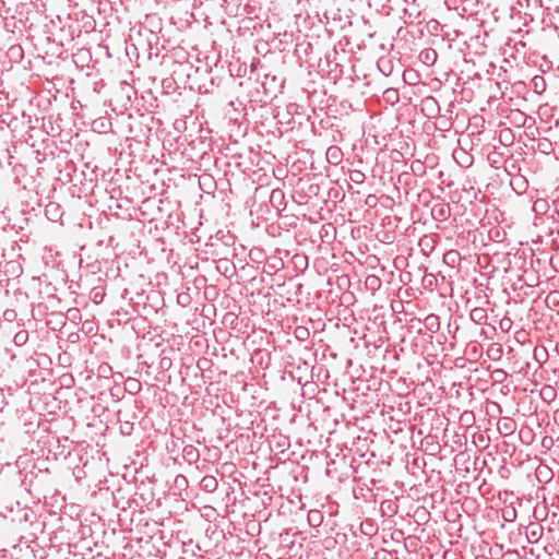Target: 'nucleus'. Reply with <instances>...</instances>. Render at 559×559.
Segmentation results:
<instances>
[{
	"mask_svg": "<svg viewBox=\"0 0 559 559\" xmlns=\"http://www.w3.org/2000/svg\"><path fill=\"white\" fill-rule=\"evenodd\" d=\"M28 340V332L25 331V330H21L19 331L15 335H14V344L17 345V346H22L24 345Z\"/></svg>",
	"mask_w": 559,
	"mask_h": 559,
	"instance_id": "9",
	"label": "nucleus"
},
{
	"mask_svg": "<svg viewBox=\"0 0 559 559\" xmlns=\"http://www.w3.org/2000/svg\"><path fill=\"white\" fill-rule=\"evenodd\" d=\"M501 328L507 326V323H503V321L500 322Z\"/></svg>",
	"mask_w": 559,
	"mask_h": 559,
	"instance_id": "27",
	"label": "nucleus"
},
{
	"mask_svg": "<svg viewBox=\"0 0 559 559\" xmlns=\"http://www.w3.org/2000/svg\"><path fill=\"white\" fill-rule=\"evenodd\" d=\"M182 457L187 463L193 464L199 461L200 452L194 445L188 444L182 449Z\"/></svg>",
	"mask_w": 559,
	"mask_h": 559,
	"instance_id": "2",
	"label": "nucleus"
},
{
	"mask_svg": "<svg viewBox=\"0 0 559 559\" xmlns=\"http://www.w3.org/2000/svg\"><path fill=\"white\" fill-rule=\"evenodd\" d=\"M543 534V527L538 524H531L526 528V537L530 543H537Z\"/></svg>",
	"mask_w": 559,
	"mask_h": 559,
	"instance_id": "7",
	"label": "nucleus"
},
{
	"mask_svg": "<svg viewBox=\"0 0 559 559\" xmlns=\"http://www.w3.org/2000/svg\"><path fill=\"white\" fill-rule=\"evenodd\" d=\"M495 373L497 374V377L506 374V372L503 370H501V369L495 370Z\"/></svg>",
	"mask_w": 559,
	"mask_h": 559,
	"instance_id": "24",
	"label": "nucleus"
},
{
	"mask_svg": "<svg viewBox=\"0 0 559 559\" xmlns=\"http://www.w3.org/2000/svg\"><path fill=\"white\" fill-rule=\"evenodd\" d=\"M495 373L497 374V377L506 374V372L503 370H501V369L495 370Z\"/></svg>",
	"mask_w": 559,
	"mask_h": 559,
	"instance_id": "23",
	"label": "nucleus"
},
{
	"mask_svg": "<svg viewBox=\"0 0 559 559\" xmlns=\"http://www.w3.org/2000/svg\"><path fill=\"white\" fill-rule=\"evenodd\" d=\"M307 330H302V332H300V335H304V334H307Z\"/></svg>",
	"mask_w": 559,
	"mask_h": 559,
	"instance_id": "29",
	"label": "nucleus"
},
{
	"mask_svg": "<svg viewBox=\"0 0 559 559\" xmlns=\"http://www.w3.org/2000/svg\"><path fill=\"white\" fill-rule=\"evenodd\" d=\"M189 299L190 297L188 294L178 295V302L181 304L182 306H186L189 302Z\"/></svg>",
	"mask_w": 559,
	"mask_h": 559,
	"instance_id": "16",
	"label": "nucleus"
},
{
	"mask_svg": "<svg viewBox=\"0 0 559 559\" xmlns=\"http://www.w3.org/2000/svg\"><path fill=\"white\" fill-rule=\"evenodd\" d=\"M504 556H506L507 558L514 557V555H513V554H511V552H507Z\"/></svg>",
	"mask_w": 559,
	"mask_h": 559,
	"instance_id": "25",
	"label": "nucleus"
},
{
	"mask_svg": "<svg viewBox=\"0 0 559 559\" xmlns=\"http://www.w3.org/2000/svg\"><path fill=\"white\" fill-rule=\"evenodd\" d=\"M171 366V360L169 358H162L160 367L164 369H168Z\"/></svg>",
	"mask_w": 559,
	"mask_h": 559,
	"instance_id": "18",
	"label": "nucleus"
},
{
	"mask_svg": "<svg viewBox=\"0 0 559 559\" xmlns=\"http://www.w3.org/2000/svg\"><path fill=\"white\" fill-rule=\"evenodd\" d=\"M365 174L360 170H352L350 174H349V179L355 182V183H362L365 181Z\"/></svg>",
	"mask_w": 559,
	"mask_h": 559,
	"instance_id": "10",
	"label": "nucleus"
},
{
	"mask_svg": "<svg viewBox=\"0 0 559 559\" xmlns=\"http://www.w3.org/2000/svg\"><path fill=\"white\" fill-rule=\"evenodd\" d=\"M45 214L48 217V219L52 222H57L61 217V210L60 205L53 202H50L45 207Z\"/></svg>",
	"mask_w": 559,
	"mask_h": 559,
	"instance_id": "8",
	"label": "nucleus"
},
{
	"mask_svg": "<svg viewBox=\"0 0 559 559\" xmlns=\"http://www.w3.org/2000/svg\"><path fill=\"white\" fill-rule=\"evenodd\" d=\"M282 195H283V193H282V191H281V190H274V191L272 192L271 198H272V199H274V198H275V199H278V197H282Z\"/></svg>",
	"mask_w": 559,
	"mask_h": 559,
	"instance_id": "19",
	"label": "nucleus"
},
{
	"mask_svg": "<svg viewBox=\"0 0 559 559\" xmlns=\"http://www.w3.org/2000/svg\"><path fill=\"white\" fill-rule=\"evenodd\" d=\"M384 97L391 103H395L399 100V93L394 88H389L384 92Z\"/></svg>",
	"mask_w": 559,
	"mask_h": 559,
	"instance_id": "11",
	"label": "nucleus"
},
{
	"mask_svg": "<svg viewBox=\"0 0 559 559\" xmlns=\"http://www.w3.org/2000/svg\"><path fill=\"white\" fill-rule=\"evenodd\" d=\"M488 356L492 359H499L501 356V348L491 345L490 348L488 349Z\"/></svg>",
	"mask_w": 559,
	"mask_h": 559,
	"instance_id": "13",
	"label": "nucleus"
},
{
	"mask_svg": "<svg viewBox=\"0 0 559 559\" xmlns=\"http://www.w3.org/2000/svg\"><path fill=\"white\" fill-rule=\"evenodd\" d=\"M515 510H507L503 512V518L507 521H513L515 519Z\"/></svg>",
	"mask_w": 559,
	"mask_h": 559,
	"instance_id": "15",
	"label": "nucleus"
},
{
	"mask_svg": "<svg viewBox=\"0 0 559 559\" xmlns=\"http://www.w3.org/2000/svg\"><path fill=\"white\" fill-rule=\"evenodd\" d=\"M372 282H379V280L377 277H373Z\"/></svg>",
	"mask_w": 559,
	"mask_h": 559,
	"instance_id": "30",
	"label": "nucleus"
},
{
	"mask_svg": "<svg viewBox=\"0 0 559 559\" xmlns=\"http://www.w3.org/2000/svg\"><path fill=\"white\" fill-rule=\"evenodd\" d=\"M326 160L331 165H338L343 159V152L338 146L332 145L326 150Z\"/></svg>",
	"mask_w": 559,
	"mask_h": 559,
	"instance_id": "3",
	"label": "nucleus"
},
{
	"mask_svg": "<svg viewBox=\"0 0 559 559\" xmlns=\"http://www.w3.org/2000/svg\"><path fill=\"white\" fill-rule=\"evenodd\" d=\"M200 486L206 492H214L218 487V481L214 476L206 475L201 479Z\"/></svg>",
	"mask_w": 559,
	"mask_h": 559,
	"instance_id": "6",
	"label": "nucleus"
},
{
	"mask_svg": "<svg viewBox=\"0 0 559 559\" xmlns=\"http://www.w3.org/2000/svg\"><path fill=\"white\" fill-rule=\"evenodd\" d=\"M129 383H130L131 388H133V389H139L140 388V383L136 382L135 380H132Z\"/></svg>",
	"mask_w": 559,
	"mask_h": 559,
	"instance_id": "21",
	"label": "nucleus"
},
{
	"mask_svg": "<svg viewBox=\"0 0 559 559\" xmlns=\"http://www.w3.org/2000/svg\"><path fill=\"white\" fill-rule=\"evenodd\" d=\"M307 330H302V332H300V335H304V334H307Z\"/></svg>",
	"mask_w": 559,
	"mask_h": 559,
	"instance_id": "28",
	"label": "nucleus"
},
{
	"mask_svg": "<svg viewBox=\"0 0 559 559\" xmlns=\"http://www.w3.org/2000/svg\"><path fill=\"white\" fill-rule=\"evenodd\" d=\"M537 81H540L542 83H544V79L540 78V76H535L534 78V83H535V86L537 87Z\"/></svg>",
	"mask_w": 559,
	"mask_h": 559,
	"instance_id": "22",
	"label": "nucleus"
},
{
	"mask_svg": "<svg viewBox=\"0 0 559 559\" xmlns=\"http://www.w3.org/2000/svg\"><path fill=\"white\" fill-rule=\"evenodd\" d=\"M550 146H551V143L548 142L547 140L539 141V143H538V148L543 153H549L548 150L550 148Z\"/></svg>",
	"mask_w": 559,
	"mask_h": 559,
	"instance_id": "14",
	"label": "nucleus"
},
{
	"mask_svg": "<svg viewBox=\"0 0 559 559\" xmlns=\"http://www.w3.org/2000/svg\"><path fill=\"white\" fill-rule=\"evenodd\" d=\"M534 356L536 357V359H539V357L542 356H547V352L545 348H535L534 349Z\"/></svg>",
	"mask_w": 559,
	"mask_h": 559,
	"instance_id": "17",
	"label": "nucleus"
},
{
	"mask_svg": "<svg viewBox=\"0 0 559 559\" xmlns=\"http://www.w3.org/2000/svg\"><path fill=\"white\" fill-rule=\"evenodd\" d=\"M516 424L513 419L504 417L498 421V430L502 436H510L515 431Z\"/></svg>",
	"mask_w": 559,
	"mask_h": 559,
	"instance_id": "1",
	"label": "nucleus"
},
{
	"mask_svg": "<svg viewBox=\"0 0 559 559\" xmlns=\"http://www.w3.org/2000/svg\"><path fill=\"white\" fill-rule=\"evenodd\" d=\"M420 57L424 59L425 62L431 61L433 62L437 58V53L435 50H426L421 52Z\"/></svg>",
	"mask_w": 559,
	"mask_h": 559,
	"instance_id": "12",
	"label": "nucleus"
},
{
	"mask_svg": "<svg viewBox=\"0 0 559 559\" xmlns=\"http://www.w3.org/2000/svg\"><path fill=\"white\" fill-rule=\"evenodd\" d=\"M453 157L457 164L462 167H469L473 164V156L469 155L465 150L460 148L453 152Z\"/></svg>",
	"mask_w": 559,
	"mask_h": 559,
	"instance_id": "4",
	"label": "nucleus"
},
{
	"mask_svg": "<svg viewBox=\"0 0 559 559\" xmlns=\"http://www.w3.org/2000/svg\"><path fill=\"white\" fill-rule=\"evenodd\" d=\"M469 318L476 324H485L488 319L487 310L483 307H476L471 310Z\"/></svg>",
	"mask_w": 559,
	"mask_h": 559,
	"instance_id": "5",
	"label": "nucleus"
},
{
	"mask_svg": "<svg viewBox=\"0 0 559 559\" xmlns=\"http://www.w3.org/2000/svg\"><path fill=\"white\" fill-rule=\"evenodd\" d=\"M501 328L507 326V323H503V321L500 322Z\"/></svg>",
	"mask_w": 559,
	"mask_h": 559,
	"instance_id": "26",
	"label": "nucleus"
},
{
	"mask_svg": "<svg viewBox=\"0 0 559 559\" xmlns=\"http://www.w3.org/2000/svg\"><path fill=\"white\" fill-rule=\"evenodd\" d=\"M282 195H283V193H282V191H281V190H274V191L272 192L271 198H272V199H274V198H275V199H278V197H282Z\"/></svg>",
	"mask_w": 559,
	"mask_h": 559,
	"instance_id": "20",
	"label": "nucleus"
}]
</instances>
